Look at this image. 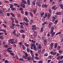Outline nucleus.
I'll return each instance as SVG.
<instances>
[{
    "mask_svg": "<svg viewBox=\"0 0 63 63\" xmlns=\"http://www.w3.org/2000/svg\"><path fill=\"white\" fill-rule=\"evenodd\" d=\"M34 50H35V51H36V48L35 47H33Z\"/></svg>",
    "mask_w": 63,
    "mask_h": 63,
    "instance_id": "obj_55",
    "label": "nucleus"
},
{
    "mask_svg": "<svg viewBox=\"0 0 63 63\" xmlns=\"http://www.w3.org/2000/svg\"><path fill=\"white\" fill-rule=\"evenodd\" d=\"M51 18L52 19V21L53 22L56 19V18H55V17H51Z\"/></svg>",
    "mask_w": 63,
    "mask_h": 63,
    "instance_id": "obj_18",
    "label": "nucleus"
},
{
    "mask_svg": "<svg viewBox=\"0 0 63 63\" xmlns=\"http://www.w3.org/2000/svg\"><path fill=\"white\" fill-rule=\"evenodd\" d=\"M29 14L31 17H33V14H32V13L30 12V13Z\"/></svg>",
    "mask_w": 63,
    "mask_h": 63,
    "instance_id": "obj_25",
    "label": "nucleus"
},
{
    "mask_svg": "<svg viewBox=\"0 0 63 63\" xmlns=\"http://www.w3.org/2000/svg\"><path fill=\"white\" fill-rule=\"evenodd\" d=\"M58 19H57L54 22V24H57V23H58Z\"/></svg>",
    "mask_w": 63,
    "mask_h": 63,
    "instance_id": "obj_22",
    "label": "nucleus"
},
{
    "mask_svg": "<svg viewBox=\"0 0 63 63\" xmlns=\"http://www.w3.org/2000/svg\"><path fill=\"white\" fill-rule=\"evenodd\" d=\"M56 15H60L61 14V13L60 12H58L55 14Z\"/></svg>",
    "mask_w": 63,
    "mask_h": 63,
    "instance_id": "obj_20",
    "label": "nucleus"
},
{
    "mask_svg": "<svg viewBox=\"0 0 63 63\" xmlns=\"http://www.w3.org/2000/svg\"><path fill=\"white\" fill-rule=\"evenodd\" d=\"M51 15H50V13H49L48 15V17H50L51 16Z\"/></svg>",
    "mask_w": 63,
    "mask_h": 63,
    "instance_id": "obj_64",
    "label": "nucleus"
},
{
    "mask_svg": "<svg viewBox=\"0 0 63 63\" xmlns=\"http://www.w3.org/2000/svg\"><path fill=\"white\" fill-rule=\"evenodd\" d=\"M16 31L14 30V31H13V34H14V35L15 36H16Z\"/></svg>",
    "mask_w": 63,
    "mask_h": 63,
    "instance_id": "obj_28",
    "label": "nucleus"
},
{
    "mask_svg": "<svg viewBox=\"0 0 63 63\" xmlns=\"http://www.w3.org/2000/svg\"><path fill=\"white\" fill-rule=\"evenodd\" d=\"M22 48L23 50H24L25 49V47L23 45L22 46Z\"/></svg>",
    "mask_w": 63,
    "mask_h": 63,
    "instance_id": "obj_54",
    "label": "nucleus"
},
{
    "mask_svg": "<svg viewBox=\"0 0 63 63\" xmlns=\"http://www.w3.org/2000/svg\"><path fill=\"white\" fill-rule=\"evenodd\" d=\"M26 23L25 22H23V23L25 24V25L28 26L29 25V23Z\"/></svg>",
    "mask_w": 63,
    "mask_h": 63,
    "instance_id": "obj_29",
    "label": "nucleus"
},
{
    "mask_svg": "<svg viewBox=\"0 0 63 63\" xmlns=\"http://www.w3.org/2000/svg\"><path fill=\"white\" fill-rule=\"evenodd\" d=\"M32 4L33 6H34L35 5V2L34 0L33 1L32 3Z\"/></svg>",
    "mask_w": 63,
    "mask_h": 63,
    "instance_id": "obj_36",
    "label": "nucleus"
},
{
    "mask_svg": "<svg viewBox=\"0 0 63 63\" xmlns=\"http://www.w3.org/2000/svg\"><path fill=\"white\" fill-rule=\"evenodd\" d=\"M13 5L12 4H11L10 5V8H13Z\"/></svg>",
    "mask_w": 63,
    "mask_h": 63,
    "instance_id": "obj_39",
    "label": "nucleus"
},
{
    "mask_svg": "<svg viewBox=\"0 0 63 63\" xmlns=\"http://www.w3.org/2000/svg\"><path fill=\"white\" fill-rule=\"evenodd\" d=\"M10 28L12 29H14V27L13 26H10Z\"/></svg>",
    "mask_w": 63,
    "mask_h": 63,
    "instance_id": "obj_52",
    "label": "nucleus"
},
{
    "mask_svg": "<svg viewBox=\"0 0 63 63\" xmlns=\"http://www.w3.org/2000/svg\"><path fill=\"white\" fill-rule=\"evenodd\" d=\"M59 6L62 8V9H63V6L62 4H60Z\"/></svg>",
    "mask_w": 63,
    "mask_h": 63,
    "instance_id": "obj_42",
    "label": "nucleus"
},
{
    "mask_svg": "<svg viewBox=\"0 0 63 63\" xmlns=\"http://www.w3.org/2000/svg\"><path fill=\"white\" fill-rule=\"evenodd\" d=\"M47 5L46 4H44L43 5H42V7L43 8H47Z\"/></svg>",
    "mask_w": 63,
    "mask_h": 63,
    "instance_id": "obj_7",
    "label": "nucleus"
},
{
    "mask_svg": "<svg viewBox=\"0 0 63 63\" xmlns=\"http://www.w3.org/2000/svg\"><path fill=\"white\" fill-rule=\"evenodd\" d=\"M50 54L51 55H52L53 56H55L57 54V53L56 52H53L52 51L50 52Z\"/></svg>",
    "mask_w": 63,
    "mask_h": 63,
    "instance_id": "obj_5",
    "label": "nucleus"
},
{
    "mask_svg": "<svg viewBox=\"0 0 63 63\" xmlns=\"http://www.w3.org/2000/svg\"><path fill=\"white\" fill-rule=\"evenodd\" d=\"M7 15L8 16H9L10 15V13H7Z\"/></svg>",
    "mask_w": 63,
    "mask_h": 63,
    "instance_id": "obj_50",
    "label": "nucleus"
},
{
    "mask_svg": "<svg viewBox=\"0 0 63 63\" xmlns=\"http://www.w3.org/2000/svg\"><path fill=\"white\" fill-rule=\"evenodd\" d=\"M20 5L22 7L24 8H25V4H24V3H22Z\"/></svg>",
    "mask_w": 63,
    "mask_h": 63,
    "instance_id": "obj_9",
    "label": "nucleus"
},
{
    "mask_svg": "<svg viewBox=\"0 0 63 63\" xmlns=\"http://www.w3.org/2000/svg\"><path fill=\"white\" fill-rule=\"evenodd\" d=\"M0 39H1V40H3V39H4L3 37V36H1L0 38Z\"/></svg>",
    "mask_w": 63,
    "mask_h": 63,
    "instance_id": "obj_59",
    "label": "nucleus"
},
{
    "mask_svg": "<svg viewBox=\"0 0 63 63\" xmlns=\"http://www.w3.org/2000/svg\"><path fill=\"white\" fill-rule=\"evenodd\" d=\"M31 27H32V30H36V29H37V28L36 27V25H32Z\"/></svg>",
    "mask_w": 63,
    "mask_h": 63,
    "instance_id": "obj_1",
    "label": "nucleus"
},
{
    "mask_svg": "<svg viewBox=\"0 0 63 63\" xmlns=\"http://www.w3.org/2000/svg\"><path fill=\"white\" fill-rule=\"evenodd\" d=\"M24 20L27 23H28L29 22V20L26 17H24Z\"/></svg>",
    "mask_w": 63,
    "mask_h": 63,
    "instance_id": "obj_6",
    "label": "nucleus"
},
{
    "mask_svg": "<svg viewBox=\"0 0 63 63\" xmlns=\"http://www.w3.org/2000/svg\"><path fill=\"white\" fill-rule=\"evenodd\" d=\"M47 16V13H46L45 14L44 16H43V18H46Z\"/></svg>",
    "mask_w": 63,
    "mask_h": 63,
    "instance_id": "obj_13",
    "label": "nucleus"
},
{
    "mask_svg": "<svg viewBox=\"0 0 63 63\" xmlns=\"http://www.w3.org/2000/svg\"><path fill=\"white\" fill-rule=\"evenodd\" d=\"M44 14H45L44 12H42V13L41 14V17H42L43 16V15H44Z\"/></svg>",
    "mask_w": 63,
    "mask_h": 63,
    "instance_id": "obj_31",
    "label": "nucleus"
},
{
    "mask_svg": "<svg viewBox=\"0 0 63 63\" xmlns=\"http://www.w3.org/2000/svg\"><path fill=\"white\" fill-rule=\"evenodd\" d=\"M17 10H18L22 11L23 10V8L22 7H20L17 8Z\"/></svg>",
    "mask_w": 63,
    "mask_h": 63,
    "instance_id": "obj_23",
    "label": "nucleus"
},
{
    "mask_svg": "<svg viewBox=\"0 0 63 63\" xmlns=\"http://www.w3.org/2000/svg\"><path fill=\"white\" fill-rule=\"evenodd\" d=\"M22 36L23 39H25V35L24 34H22Z\"/></svg>",
    "mask_w": 63,
    "mask_h": 63,
    "instance_id": "obj_41",
    "label": "nucleus"
},
{
    "mask_svg": "<svg viewBox=\"0 0 63 63\" xmlns=\"http://www.w3.org/2000/svg\"><path fill=\"white\" fill-rule=\"evenodd\" d=\"M23 58L25 59H26L27 57L25 56L24 55L23 56Z\"/></svg>",
    "mask_w": 63,
    "mask_h": 63,
    "instance_id": "obj_48",
    "label": "nucleus"
},
{
    "mask_svg": "<svg viewBox=\"0 0 63 63\" xmlns=\"http://www.w3.org/2000/svg\"><path fill=\"white\" fill-rule=\"evenodd\" d=\"M19 60L20 61H23V59H22V58H20L19 59Z\"/></svg>",
    "mask_w": 63,
    "mask_h": 63,
    "instance_id": "obj_51",
    "label": "nucleus"
},
{
    "mask_svg": "<svg viewBox=\"0 0 63 63\" xmlns=\"http://www.w3.org/2000/svg\"><path fill=\"white\" fill-rule=\"evenodd\" d=\"M35 59L36 60H38L39 59V58L37 56H35Z\"/></svg>",
    "mask_w": 63,
    "mask_h": 63,
    "instance_id": "obj_43",
    "label": "nucleus"
},
{
    "mask_svg": "<svg viewBox=\"0 0 63 63\" xmlns=\"http://www.w3.org/2000/svg\"><path fill=\"white\" fill-rule=\"evenodd\" d=\"M14 58H15V59L16 61H17L18 60V56L16 55L15 57H14Z\"/></svg>",
    "mask_w": 63,
    "mask_h": 63,
    "instance_id": "obj_19",
    "label": "nucleus"
},
{
    "mask_svg": "<svg viewBox=\"0 0 63 63\" xmlns=\"http://www.w3.org/2000/svg\"><path fill=\"white\" fill-rule=\"evenodd\" d=\"M52 57V56L51 55L49 56L48 58V59H51V58Z\"/></svg>",
    "mask_w": 63,
    "mask_h": 63,
    "instance_id": "obj_33",
    "label": "nucleus"
},
{
    "mask_svg": "<svg viewBox=\"0 0 63 63\" xmlns=\"http://www.w3.org/2000/svg\"><path fill=\"white\" fill-rule=\"evenodd\" d=\"M27 60V61L29 62L30 60H31V58L29 57H26Z\"/></svg>",
    "mask_w": 63,
    "mask_h": 63,
    "instance_id": "obj_16",
    "label": "nucleus"
},
{
    "mask_svg": "<svg viewBox=\"0 0 63 63\" xmlns=\"http://www.w3.org/2000/svg\"><path fill=\"white\" fill-rule=\"evenodd\" d=\"M12 50V48L11 47H9L7 49V51L8 52L11 53L12 52V51L10 50Z\"/></svg>",
    "mask_w": 63,
    "mask_h": 63,
    "instance_id": "obj_3",
    "label": "nucleus"
},
{
    "mask_svg": "<svg viewBox=\"0 0 63 63\" xmlns=\"http://www.w3.org/2000/svg\"><path fill=\"white\" fill-rule=\"evenodd\" d=\"M61 57V56H58L57 58V59L58 60H59L60 58V57Z\"/></svg>",
    "mask_w": 63,
    "mask_h": 63,
    "instance_id": "obj_61",
    "label": "nucleus"
},
{
    "mask_svg": "<svg viewBox=\"0 0 63 63\" xmlns=\"http://www.w3.org/2000/svg\"><path fill=\"white\" fill-rule=\"evenodd\" d=\"M37 35V33L36 32H34L33 33V35L34 36H36Z\"/></svg>",
    "mask_w": 63,
    "mask_h": 63,
    "instance_id": "obj_35",
    "label": "nucleus"
},
{
    "mask_svg": "<svg viewBox=\"0 0 63 63\" xmlns=\"http://www.w3.org/2000/svg\"><path fill=\"white\" fill-rule=\"evenodd\" d=\"M31 46L32 47H36V46L35 44H33V45H32Z\"/></svg>",
    "mask_w": 63,
    "mask_h": 63,
    "instance_id": "obj_46",
    "label": "nucleus"
},
{
    "mask_svg": "<svg viewBox=\"0 0 63 63\" xmlns=\"http://www.w3.org/2000/svg\"><path fill=\"white\" fill-rule=\"evenodd\" d=\"M4 63H10L9 62V61L7 60H5L4 61Z\"/></svg>",
    "mask_w": 63,
    "mask_h": 63,
    "instance_id": "obj_45",
    "label": "nucleus"
},
{
    "mask_svg": "<svg viewBox=\"0 0 63 63\" xmlns=\"http://www.w3.org/2000/svg\"><path fill=\"white\" fill-rule=\"evenodd\" d=\"M4 47L6 48H7L9 47V46L8 45H4Z\"/></svg>",
    "mask_w": 63,
    "mask_h": 63,
    "instance_id": "obj_38",
    "label": "nucleus"
},
{
    "mask_svg": "<svg viewBox=\"0 0 63 63\" xmlns=\"http://www.w3.org/2000/svg\"><path fill=\"white\" fill-rule=\"evenodd\" d=\"M25 14L27 16H28V12L27 11H26L25 12Z\"/></svg>",
    "mask_w": 63,
    "mask_h": 63,
    "instance_id": "obj_34",
    "label": "nucleus"
},
{
    "mask_svg": "<svg viewBox=\"0 0 63 63\" xmlns=\"http://www.w3.org/2000/svg\"><path fill=\"white\" fill-rule=\"evenodd\" d=\"M53 43H52L50 44V47L49 48V49L51 50L53 48Z\"/></svg>",
    "mask_w": 63,
    "mask_h": 63,
    "instance_id": "obj_4",
    "label": "nucleus"
},
{
    "mask_svg": "<svg viewBox=\"0 0 63 63\" xmlns=\"http://www.w3.org/2000/svg\"><path fill=\"white\" fill-rule=\"evenodd\" d=\"M22 1L25 4H27V2L25 1V0H22Z\"/></svg>",
    "mask_w": 63,
    "mask_h": 63,
    "instance_id": "obj_30",
    "label": "nucleus"
},
{
    "mask_svg": "<svg viewBox=\"0 0 63 63\" xmlns=\"http://www.w3.org/2000/svg\"><path fill=\"white\" fill-rule=\"evenodd\" d=\"M27 3L28 5H30V0H27Z\"/></svg>",
    "mask_w": 63,
    "mask_h": 63,
    "instance_id": "obj_24",
    "label": "nucleus"
},
{
    "mask_svg": "<svg viewBox=\"0 0 63 63\" xmlns=\"http://www.w3.org/2000/svg\"><path fill=\"white\" fill-rule=\"evenodd\" d=\"M20 32L21 33H24L25 32L24 31V30H21L20 31Z\"/></svg>",
    "mask_w": 63,
    "mask_h": 63,
    "instance_id": "obj_15",
    "label": "nucleus"
},
{
    "mask_svg": "<svg viewBox=\"0 0 63 63\" xmlns=\"http://www.w3.org/2000/svg\"><path fill=\"white\" fill-rule=\"evenodd\" d=\"M9 42L11 44H15V42H14V41H12L10 39L9 40Z\"/></svg>",
    "mask_w": 63,
    "mask_h": 63,
    "instance_id": "obj_12",
    "label": "nucleus"
},
{
    "mask_svg": "<svg viewBox=\"0 0 63 63\" xmlns=\"http://www.w3.org/2000/svg\"><path fill=\"white\" fill-rule=\"evenodd\" d=\"M47 55H48L47 53H45V54H44V56H47Z\"/></svg>",
    "mask_w": 63,
    "mask_h": 63,
    "instance_id": "obj_56",
    "label": "nucleus"
},
{
    "mask_svg": "<svg viewBox=\"0 0 63 63\" xmlns=\"http://www.w3.org/2000/svg\"><path fill=\"white\" fill-rule=\"evenodd\" d=\"M58 44L57 43H55L54 44L55 45V48H56L57 46H58Z\"/></svg>",
    "mask_w": 63,
    "mask_h": 63,
    "instance_id": "obj_21",
    "label": "nucleus"
},
{
    "mask_svg": "<svg viewBox=\"0 0 63 63\" xmlns=\"http://www.w3.org/2000/svg\"><path fill=\"white\" fill-rule=\"evenodd\" d=\"M42 47L41 46V44H39V46L37 47V49L38 50H41L42 48Z\"/></svg>",
    "mask_w": 63,
    "mask_h": 63,
    "instance_id": "obj_10",
    "label": "nucleus"
},
{
    "mask_svg": "<svg viewBox=\"0 0 63 63\" xmlns=\"http://www.w3.org/2000/svg\"><path fill=\"white\" fill-rule=\"evenodd\" d=\"M20 33H19L18 34H17L16 35V36L17 37H19V36H20Z\"/></svg>",
    "mask_w": 63,
    "mask_h": 63,
    "instance_id": "obj_57",
    "label": "nucleus"
},
{
    "mask_svg": "<svg viewBox=\"0 0 63 63\" xmlns=\"http://www.w3.org/2000/svg\"><path fill=\"white\" fill-rule=\"evenodd\" d=\"M33 19H31L30 20L29 24L30 25H32L33 24Z\"/></svg>",
    "mask_w": 63,
    "mask_h": 63,
    "instance_id": "obj_8",
    "label": "nucleus"
},
{
    "mask_svg": "<svg viewBox=\"0 0 63 63\" xmlns=\"http://www.w3.org/2000/svg\"><path fill=\"white\" fill-rule=\"evenodd\" d=\"M43 27H44L43 26L42 28H41L40 31V33H42L43 32L44 29Z\"/></svg>",
    "mask_w": 63,
    "mask_h": 63,
    "instance_id": "obj_14",
    "label": "nucleus"
},
{
    "mask_svg": "<svg viewBox=\"0 0 63 63\" xmlns=\"http://www.w3.org/2000/svg\"><path fill=\"white\" fill-rule=\"evenodd\" d=\"M52 24V22H50L49 24V25L48 26V29H49V28H50Z\"/></svg>",
    "mask_w": 63,
    "mask_h": 63,
    "instance_id": "obj_17",
    "label": "nucleus"
},
{
    "mask_svg": "<svg viewBox=\"0 0 63 63\" xmlns=\"http://www.w3.org/2000/svg\"><path fill=\"white\" fill-rule=\"evenodd\" d=\"M19 44L20 45H22V42H19Z\"/></svg>",
    "mask_w": 63,
    "mask_h": 63,
    "instance_id": "obj_47",
    "label": "nucleus"
},
{
    "mask_svg": "<svg viewBox=\"0 0 63 63\" xmlns=\"http://www.w3.org/2000/svg\"><path fill=\"white\" fill-rule=\"evenodd\" d=\"M27 50L28 52L29 53L30 52V49L28 47L27 48Z\"/></svg>",
    "mask_w": 63,
    "mask_h": 63,
    "instance_id": "obj_37",
    "label": "nucleus"
},
{
    "mask_svg": "<svg viewBox=\"0 0 63 63\" xmlns=\"http://www.w3.org/2000/svg\"><path fill=\"white\" fill-rule=\"evenodd\" d=\"M55 32H53V30H52L51 31L50 34L51 35V37H53L55 35Z\"/></svg>",
    "mask_w": 63,
    "mask_h": 63,
    "instance_id": "obj_2",
    "label": "nucleus"
},
{
    "mask_svg": "<svg viewBox=\"0 0 63 63\" xmlns=\"http://www.w3.org/2000/svg\"><path fill=\"white\" fill-rule=\"evenodd\" d=\"M20 27H21V29H23V28H24V27L23 26H22V25H21L20 26Z\"/></svg>",
    "mask_w": 63,
    "mask_h": 63,
    "instance_id": "obj_44",
    "label": "nucleus"
},
{
    "mask_svg": "<svg viewBox=\"0 0 63 63\" xmlns=\"http://www.w3.org/2000/svg\"><path fill=\"white\" fill-rule=\"evenodd\" d=\"M10 54L12 56H14V54L13 52H10Z\"/></svg>",
    "mask_w": 63,
    "mask_h": 63,
    "instance_id": "obj_53",
    "label": "nucleus"
},
{
    "mask_svg": "<svg viewBox=\"0 0 63 63\" xmlns=\"http://www.w3.org/2000/svg\"><path fill=\"white\" fill-rule=\"evenodd\" d=\"M37 1L41 4L42 3V0H37Z\"/></svg>",
    "mask_w": 63,
    "mask_h": 63,
    "instance_id": "obj_32",
    "label": "nucleus"
},
{
    "mask_svg": "<svg viewBox=\"0 0 63 63\" xmlns=\"http://www.w3.org/2000/svg\"><path fill=\"white\" fill-rule=\"evenodd\" d=\"M10 14L12 15V16L13 17H15V15L14 14H13L12 13H10Z\"/></svg>",
    "mask_w": 63,
    "mask_h": 63,
    "instance_id": "obj_26",
    "label": "nucleus"
},
{
    "mask_svg": "<svg viewBox=\"0 0 63 63\" xmlns=\"http://www.w3.org/2000/svg\"><path fill=\"white\" fill-rule=\"evenodd\" d=\"M15 23H16V24H18V20H17L15 19Z\"/></svg>",
    "mask_w": 63,
    "mask_h": 63,
    "instance_id": "obj_27",
    "label": "nucleus"
},
{
    "mask_svg": "<svg viewBox=\"0 0 63 63\" xmlns=\"http://www.w3.org/2000/svg\"><path fill=\"white\" fill-rule=\"evenodd\" d=\"M11 20H12L14 21V20H15V19H15L14 18H13V17H11Z\"/></svg>",
    "mask_w": 63,
    "mask_h": 63,
    "instance_id": "obj_63",
    "label": "nucleus"
},
{
    "mask_svg": "<svg viewBox=\"0 0 63 63\" xmlns=\"http://www.w3.org/2000/svg\"><path fill=\"white\" fill-rule=\"evenodd\" d=\"M20 24L21 25H24V24L23 23L20 22Z\"/></svg>",
    "mask_w": 63,
    "mask_h": 63,
    "instance_id": "obj_62",
    "label": "nucleus"
},
{
    "mask_svg": "<svg viewBox=\"0 0 63 63\" xmlns=\"http://www.w3.org/2000/svg\"><path fill=\"white\" fill-rule=\"evenodd\" d=\"M48 11L50 13V14H51V11L50 9H49L48 10Z\"/></svg>",
    "mask_w": 63,
    "mask_h": 63,
    "instance_id": "obj_60",
    "label": "nucleus"
},
{
    "mask_svg": "<svg viewBox=\"0 0 63 63\" xmlns=\"http://www.w3.org/2000/svg\"><path fill=\"white\" fill-rule=\"evenodd\" d=\"M43 62V61H42L40 60L39 61H38V63H42Z\"/></svg>",
    "mask_w": 63,
    "mask_h": 63,
    "instance_id": "obj_49",
    "label": "nucleus"
},
{
    "mask_svg": "<svg viewBox=\"0 0 63 63\" xmlns=\"http://www.w3.org/2000/svg\"><path fill=\"white\" fill-rule=\"evenodd\" d=\"M11 10H12L13 11H16V9L14 8V7H13L12 8H11Z\"/></svg>",
    "mask_w": 63,
    "mask_h": 63,
    "instance_id": "obj_40",
    "label": "nucleus"
},
{
    "mask_svg": "<svg viewBox=\"0 0 63 63\" xmlns=\"http://www.w3.org/2000/svg\"><path fill=\"white\" fill-rule=\"evenodd\" d=\"M14 5L15 6H17V5H18V4L14 3Z\"/></svg>",
    "mask_w": 63,
    "mask_h": 63,
    "instance_id": "obj_58",
    "label": "nucleus"
},
{
    "mask_svg": "<svg viewBox=\"0 0 63 63\" xmlns=\"http://www.w3.org/2000/svg\"><path fill=\"white\" fill-rule=\"evenodd\" d=\"M57 8V7L55 5L53 6L52 7V9H54V10H56Z\"/></svg>",
    "mask_w": 63,
    "mask_h": 63,
    "instance_id": "obj_11",
    "label": "nucleus"
}]
</instances>
